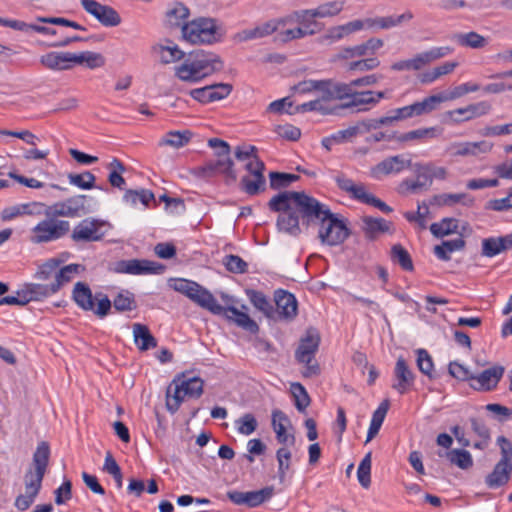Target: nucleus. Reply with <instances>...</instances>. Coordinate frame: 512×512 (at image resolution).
I'll return each mask as SVG.
<instances>
[{"label": "nucleus", "mask_w": 512, "mask_h": 512, "mask_svg": "<svg viewBox=\"0 0 512 512\" xmlns=\"http://www.w3.org/2000/svg\"><path fill=\"white\" fill-rule=\"evenodd\" d=\"M268 207L279 213L276 222L278 230L290 236L301 234V220L307 228L318 226V238L324 245H340L349 237L346 224L326 204L305 192H280L270 199Z\"/></svg>", "instance_id": "f257e3e1"}, {"label": "nucleus", "mask_w": 512, "mask_h": 512, "mask_svg": "<svg viewBox=\"0 0 512 512\" xmlns=\"http://www.w3.org/2000/svg\"><path fill=\"white\" fill-rule=\"evenodd\" d=\"M222 69L223 61L220 56L205 50L190 53L180 65L174 68L175 76L189 83H197Z\"/></svg>", "instance_id": "f03ea898"}, {"label": "nucleus", "mask_w": 512, "mask_h": 512, "mask_svg": "<svg viewBox=\"0 0 512 512\" xmlns=\"http://www.w3.org/2000/svg\"><path fill=\"white\" fill-rule=\"evenodd\" d=\"M223 25L216 18L197 17L182 27V38L192 45H212L222 41Z\"/></svg>", "instance_id": "7ed1b4c3"}, {"label": "nucleus", "mask_w": 512, "mask_h": 512, "mask_svg": "<svg viewBox=\"0 0 512 512\" xmlns=\"http://www.w3.org/2000/svg\"><path fill=\"white\" fill-rule=\"evenodd\" d=\"M204 382L199 377L175 378L166 390V408L174 414L180 408L185 398H199L203 393Z\"/></svg>", "instance_id": "20e7f679"}, {"label": "nucleus", "mask_w": 512, "mask_h": 512, "mask_svg": "<svg viewBox=\"0 0 512 512\" xmlns=\"http://www.w3.org/2000/svg\"><path fill=\"white\" fill-rule=\"evenodd\" d=\"M169 285L176 292L185 295L201 308H204L211 313H217L221 311L220 304L217 303V300L213 294L197 282L178 278L171 279Z\"/></svg>", "instance_id": "39448f33"}, {"label": "nucleus", "mask_w": 512, "mask_h": 512, "mask_svg": "<svg viewBox=\"0 0 512 512\" xmlns=\"http://www.w3.org/2000/svg\"><path fill=\"white\" fill-rule=\"evenodd\" d=\"M72 298L75 303L85 311H94L99 317H105L111 309V301L107 295L97 293L93 296L86 283L77 282L74 285Z\"/></svg>", "instance_id": "423d86ee"}, {"label": "nucleus", "mask_w": 512, "mask_h": 512, "mask_svg": "<svg viewBox=\"0 0 512 512\" xmlns=\"http://www.w3.org/2000/svg\"><path fill=\"white\" fill-rule=\"evenodd\" d=\"M320 344L319 333L315 329H308L303 338H301L298 348L295 351V359L305 364L303 375L313 377L320 373L319 365L312 363Z\"/></svg>", "instance_id": "0eeeda50"}, {"label": "nucleus", "mask_w": 512, "mask_h": 512, "mask_svg": "<svg viewBox=\"0 0 512 512\" xmlns=\"http://www.w3.org/2000/svg\"><path fill=\"white\" fill-rule=\"evenodd\" d=\"M41 220L31 229L29 240L33 244H43L56 241L64 237L70 231V223L66 220H59L51 215Z\"/></svg>", "instance_id": "6e6552de"}, {"label": "nucleus", "mask_w": 512, "mask_h": 512, "mask_svg": "<svg viewBox=\"0 0 512 512\" xmlns=\"http://www.w3.org/2000/svg\"><path fill=\"white\" fill-rule=\"evenodd\" d=\"M49 458V445L47 442L43 441L38 444L33 454V466L35 470H28L24 476L26 492L39 493L48 467Z\"/></svg>", "instance_id": "1a4fd4ad"}, {"label": "nucleus", "mask_w": 512, "mask_h": 512, "mask_svg": "<svg viewBox=\"0 0 512 512\" xmlns=\"http://www.w3.org/2000/svg\"><path fill=\"white\" fill-rule=\"evenodd\" d=\"M453 51L449 46L434 47L428 51L418 53L411 59L400 60L391 65L394 71H419L429 63L443 58Z\"/></svg>", "instance_id": "9d476101"}, {"label": "nucleus", "mask_w": 512, "mask_h": 512, "mask_svg": "<svg viewBox=\"0 0 512 512\" xmlns=\"http://www.w3.org/2000/svg\"><path fill=\"white\" fill-rule=\"evenodd\" d=\"M437 101L438 99H436L435 96L431 95L424 98L422 101L391 110V115L386 116V118L387 120H389V125H391L397 121H402L409 118L426 115L436 110Z\"/></svg>", "instance_id": "9b49d317"}, {"label": "nucleus", "mask_w": 512, "mask_h": 512, "mask_svg": "<svg viewBox=\"0 0 512 512\" xmlns=\"http://www.w3.org/2000/svg\"><path fill=\"white\" fill-rule=\"evenodd\" d=\"M245 169L249 176H243L240 181L241 189L248 195H256L265 186V178L263 175L265 165L259 157H254L245 164Z\"/></svg>", "instance_id": "f8f14e48"}, {"label": "nucleus", "mask_w": 512, "mask_h": 512, "mask_svg": "<svg viewBox=\"0 0 512 512\" xmlns=\"http://www.w3.org/2000/svg\"><path fill=\"white\" fill-rule=\"evenodd\" d=\"M412 166V161L404 154L389 156L373 166L371 177L380 180L384 176L399 174Z\"/></svg>", "instance_id": "ddd939ff"}, {"label": "nucleus", "mask_w": 512, "mask_h": 512, "mask_svg": "<svg viewBox=\"0 0 512 512\" xmlns=\"http://www.w3.org/2000/svg\"><path fill=\"white\" fill-rule=\"evenodd\" d=\"M83 9L96 18L105 27H115L121 23L119 13L111 6L96 0H80Z\"/></svg>", "instance_id": "4468645a"}, {"label": "nucleus", "mask_w": 512, "mask_h": 512, "mask_svg": "<svg viewBox=\"0 0 512 512\" xmlns=\"http://www.w3.org/2000/svg\"><path fill=\"white\" fill-rule=\"evenodd\" d=\"M104 222L94 218H85L80 221L73 229L71 239L76 242H95L104 237L101 231Z\"/></svg>", "instance_id": "2eb2a0df"}, {"label": "nucleus", "mask_w": 512, "mask_h": 512, "mask_svg": "<svg viewBox=\"0 0 512 512\" xmlns=\"http://www.w3.org/2000/svg\"><path fill=\"white\" fill-rule=\"evenodd\" d=\"M85 195H77L70 197L63 202H58L49 207L46 215L57 217H76L79 216L80 212H84L85 209Z\"/></svg>", "instance_id": "dca6fc26"}, {"label": "nucleus", "mask_w": 512, "mask_h": 512, "mask_svg": "<svg viewBox=\"0 0 512 512\" xmlns=\"http://www.w3.org/2000/svg\"><path fill=\"white\" fill-rule=\"evenodd\" d=\"M216 157L215 161H210L201 168L202 172L206 176L221 173L233 181L236 180L237 175L233 169L234 163L230 157V150H221V153H216Z\"/></svg>", "instance_id": "f3484780"}, {"label": "nucleus", "mask_w": 512, "mask_h": 512, "mask_svg": "<svg viewBox=\"0 0 512 512\" xmlns=\"http://www.w3.org/2000/svg\"><path fill=\"white\" fill-rule=\"evenodd\" d=\"M165 266L150 260H123L119 263V271L131 275L162 274Z\"/></svg>", "instance_id": "a211bd4d"}, {"label": "nucleus", "mask_w": 512, "mask_h": 512, "mask_svg": "<svg viewBox=\"0 0 512 512\" xmlns=\"http://www.w3.org/2000/svg\"><path fill=\"white\" fill-rule=\"evenodd\" d=\"M414 381V373L408 367L405 359L403 357H399L394 368L392 388L395 389L399 394L403 395L412 388Z\"/></svg>", "instance_id": "6ab92c4d"}, {"label": "nucleus", "mask_w": 512, "mask_h": 512, "mask_svg": "<svg viewBox=\"0 0 512 512\" xmlns=\"http://www.w3.org/2000/svg\"><path fill=\"white\" fill-rule=\"evenodd\" d=\"M220 308V312L213 314L224 316L228 321L235 323L238 327L252 334H256L259 331L258 324L253 319H251L247 313L240 311L236 306L220 305Z\"/></svg>", "instance_id": "aec40b11"}, {"label": "nucleus", "mask_w": 512, "mask_h": 512, "mask_svg": "<svg viewBox=\"0 0 512 512\" xmlns=\"http://www.w3.org/2000/svg\"><path fill=\"white\" fill-rule=\"evenodd\" d=\"M276 313L280 319L293 320L297 316L298 303L295 296L285 290L275 291Z\"/></svg>", "instance_id": "412c9836"}, {"label": "nucleus", "mask_w": 512, "mask_h": 512, "mask_svg": "<svg viewBox=\"0 0 512 512\" xmlns=\"http://www.w3.org/2000/svg\"><path fill=\"white\" fill-rule=\"evenodd\" d=\"M493 148V143L487 140L478 142H456L448 147V151L453 156H478L489 153Z\"/></svg>", "instance_id": "4be33fe9"}, {"label": "nucleus", "mask_w": 512, "mask_h": 512, "mask_svg": "<svg viewBox=\"0 0 512 512\" xmlns=\"http://www.w3.org/2000/svg\"><path fill=\"white\" fill-rule=\"evenodd\" d=\"M504 374V367L496 365L471 377L472 387L477 390L490 391L494 389Z\"/></svg>", "instance_id": "5701e85b"}, {"label": "nucleus", "mask_w": 512, "mask_h": 512, "mask_svg": "<svg viewBox=\"0 0 512 512\" xmlns=\"http://www.w3.org/2000/svg\"><path fill=\"white\" fill-rule=\"evenodd\" d=\"M75 53L71 52H48L40 57V63L50 70H69L75 66Z\"/></svg>", "instance_id": "b1692460"}, {"label": "nucleus", "mask_w": 512, "mask_h": 512, "mask_svg": "<svg viewBox=\"0 0 512 512\" xmlns=\"http://www.w3.org/2000/svg\"><path fill=\"white\" fill-rule=\"evenodd\" d=\"M190 10L182 2H173L165 13V25L169 28H180L186 25L189 20Z\"/></svg>", "instance_id": "393cba45"}, {"label": "nucleus", "mask_w": 512, "mask_h": 512, "mask_svg": "<svg viewBox=\"0 0 512 512\" xmlns=\"http://www.w3.org/2000/svg\"><path fill=\"white\" fill-rule=\"evenodd\" d=\"M512 474V463L498 461L491 473L485 478V484L492 489L507 484Z\"/></svg>", "instance_id": "a878e982"}, {"label": "nucleus", "mask_w": 512, "mask_h": 512, "mask_svg": "<svg viewBox=\"0 0 512 512\" xmlns=\"http://www.w3.org/2000/svg\"><path fill=\"white\" fill-rule=\"evenodd\" d=\"M512 248V233L501 237H489L482 241V255L494 257Z\"/></svg>", "instance_id": "bb28decb"}, {"label": "nucleus", "mask_w": 512, "mask_h": 512, "mask_svg": "<svg viewBox=\"0 0 512 512\" xmlns=\"http://www.w3.org/2000/svg\"><path fill=\"white\" fill-rule=\"evenodd\" d=\"M165 42L166 44L159 43L152 47V52L159 57L161 63L170 64L185 57L184 51H182L177 44H174L170 40H166Z\"/></svg>", "instance_id": "cd10ccee"}, {"label": "nucleus", "mask_w": 512, "mask_h": 512, "mask_svg": "<svg viewBox=\"0 0 512 512\" xmlns=\"http://www.w3.org/2000/svg\"><path fill=\"white\" fill-rule=\"evenodd\" d=\"M364 23L361 20H354L343 25L334 26L327 30V33L321 37V43H333L341 40L346 35L359 31Z\"/></svg>", "instance_id": "c85d7f7f"}, {"label": "nucleus", "mask_w": 512, "mask_h": 512, "mask_svg": "<svg viewBox=\"0 0 512 512\" xmlns=\"http://www.w3.org/2000/svg\"><path fill=\"white\" fill-rule=\"evenodd\" d=\"M373 91H355L351 100L337 106V111L341 109H354L355 112H365L375 107V101L372 98Z\"/></svg>", "instance_id": "c756f323"}, {"label": "nucleus", "mask_w": 512, "mask_h": 512, "mask_svg": "<svg viewBox=\"0 0 512 512\" xmlns=\"http://www.w3.org/2000/svg\"><path fill=\"white\" fill-rule=\"evenodd\" d=\"M458 203L470 207L474 204V199L466 193H442L432 196L429 205L443 207H452Z\"/></svg>", "instance_id": "7c9ffc66"}, {"label": "nucleus", "mask_w": 512, "mask_h": 512, "mask_svg": "<svg viewBox=\"0 0 512 512\" xmlns=\"http://www.w3.org/2000/svg\"><path fill=\"white\" fill-rule=\"evenodd\" d=\"M391 222L383 218H374L371 216H364L362 218V230L365 237L373 240L380 234L390 232Z\"/></svg>", "instance_id": "2f4dec72"}, {"label": "nucleus", "mask_w": 512, "mask_h": 512, "mask_svg": "<svg viewBox=\"0 0 512 512\" xmlns=\"http://www.w3.org/2000/svg\"><path fill=\"white\" fill-rule=\"evenodd\" d=\"M491 109L492 106L489 102L480 101L478 103L469 104L468 106L463 108H457L453 111H450L449 114H457L463 116L462 119H455L456 122L469 121L473 118L481 117L488 114L491 111Z\"/></svg>", "instance_id": "473e14b6"}, {"label": "nucleus", "mask_w": 512, "mask_h": 512, "mask_svg": "<svg viewBox=\"0 0 512 512\" xmlns=\"http://www.w3.org/2000/svg\"><path fill=\"white\" fill-rule=\"evenodd\" d=\"M442 134V129L440 127H428V128H419L415 130L408 131L403 133L397 137V141L399 142H409V141H417L419 143H425L430 139H434L439 137Z\"/></svg>", "instance_id": "72a5a7b5"}, {"label": "nucleus", "mask_w": 512, "mask_h": 512, "mask_svg": "<svg viewBox=\"0 0 512 512\" xmlns=\"http://www.w3.org/2000/svg\"><path fill=\"white\" fill-rule=\"evenodd\" d=\"M133 336L137 347L141 351H147L157 346L155 337L151 334L146 325L135 323L133 325Z\"/></svg>", "instance_id": "f704fd0d"}, {"label": "nucleus", "mask_w": 512, "mask_h": 512, "mask_svg": "<svg viewBox=\"0 0 512 512\" xmlns=\"http://www.w3.org/2000/svg\"><path fill=\"white\" fill-rule=\"evenodd\" d=\"M287 422L288 418L282 411L274 410L272 412V426L276 433L278 442L282 444H286L288 442H290V444H294L295 437L286 433L285 424Z\"/></svg>", "instance_id": "c9c22d12"}, {"label": "nucleus", "mask_w": 512, "mask_h": 512, "mask_svg": "<svg viewBox=\"0 0 512 512\" xmlns=\"http://www.w3.org/2000/svg\"><path fill=\"white\" fill-rule=\"evenodd\" d=\"M22 289L24 291V295L27 298V303L31 301H40L57 293L52 283L49 285L29 283L26 284Z\"/></svg>", "instance_id": "e433bc0d"}, {"label": "nucleus", "mask_w": 512, "mask_h": 512, "mask_svg": "<svg viewBox=\"0 0 512 512\" xmlns=\"http://www.w3.org/2000/svg\"><path fill=\"white\" fill-rule=\"evenodd\" d=\"M276 23L271 22V20L258 25L252 29H245L239 33H237L236 38L239 41H249L253 39H259L271 35L276 31Z\"/></svg>", "instance_id": "4c0bfd02"}, {"label": "nucleus", "mask_w": 512, "mask_h": 512, "mask_svg": "<svg viewBox=\"0 0 512 512\" xmlns=\"http://www.w3.org/2000/svg\"><path fill=\"white\" fill-rule=\"evenodd\" d=\"M337 186L344 192L348 193L352 198L360 201L363 197L366 187L362 183H355L352 179L339 173L334 177Z\"/></svg>", "instance_id": "58836bf2"}, {"label": "nucleus", "mask_w": 512, "mask_h": 512, "mask_svg": "<svg viewBox=\"0 0 512 512\" xmlns=\"http://www.w3.org/2000/svg\"><path fill=\"white\" fill-rule=\"evenodd\" d=\"M451 39L462 47H469L472 49H481L488 44V40L484 36L474 31L468 33H456L451 37Z\"/></svg>", "instance_id": "ea45409f"}, {"label": "nucleus", "mask_w": 512, "mask_h": 512, "mask_svg": "<svg viewBox=\"0 0 512 512\" xmlns=\"http://www.w3.org/2000/svg\"><path fill=\"white\" fill-rule=\"evenodd\" d=\"M465 247V241L462 237L443 241L441 245L434 247V254L436 257L443 261H449L451 259L450 253L462 250Z\"/></svg>", "instance_id": "a19ab883"}, {"label": "nucleus", "mask_w": 512, "mask_h": 512, "mask_svg": "<svg viewBox=\"0 0 512 512\" xmlns=\"http://www.w3.org/2000/svg\"><path fill=\"white\" fill-rule=\"evenodd\" d=\"M192 138V132L189 130L183 131H169L161 139L159 144L161 146H171L173 148H181L189 143Z\"/></svg>", "instance_id": "79ce46f5"}, {"label": "nucleus", "mask_w": 512, "mask_h": 512, "mask_svg": "<svg viewBox=\"0 0 512 512\" xmlns=\"http://www.w3.org/2000/svg\"><path fill=\"white\" fill-rule=\"evenodd\" d=\"M75 65H83L89 69L100 68L105 65V58L102 54L93 51L75 53Z\"/></svg>", "instance_id": "37998d69"}, {"label": "nucleus", "mask_w": 512, "mask_h": 512, "mask_svg": "<svg viewBox=\"0 0 512 512\" xmlns=\"http://www.w3.org/2000/svg\"><path fill=\"white\" fill-rule=\"evenodd\" d=\"M81 268L79 264H69L58 268L55 280L52 282L56 292H58L63 285L69 283L73 277L80 272Z\"/></svg>", "instance_id": "c03bdc74"}, {"label": "nucleus", "mask_w": 512, "mask_h": 512, "mask_svg": "<svg viewBox=\"0 0 512 512\" xmlns=\"http://www.w3.org/2000/svg\"><path fill=\"white\" fill-rule=\"evenodd\" d=\"M479 89H480V86L478 84L467 82V83H463L458 86H455L447 95L438 94V95H434V96L436 97V99H438V101H437V106H438L440 103H442L444 101L458 99L468 93L476 92Z\"/></svg>", "instance_id": "a18cd8bd"}, {"label": "nucleus", "mask_w": 512, "mask_h": 512, "mask_svg": "<svg viewBox=\"0 0 512 512\" xmlns=\"http://www.w3.org/2000/svg\"><path fill=\"white\" fill-rule=\"evenodd\" d=\"M345 6L344 0H334L320 4L313 9L312 16L316 18H327L338 15Z\"/></svg>", "instance_id": "49530a36"}, {"label": "nucleus", "mask_w": 512, "mask_h": 512, "mask_svg": "<svg viewBox=\"0 0 512 512\" xmlns=\"http://www.w3.org/2000/svg\"><path fill=\"white\" fill-rule=\"evenodd\" d=\"M246 293L250 302L255 306V308L263 312L268 318L274 317L273 306L262 292L256 290H247Z\"/></svg>", "instance_id": "de8ad7c7"}, {"label": "nucleus", "mask_w": 512, "mask_h": 512, "mask_svg": "<svg viewBox=\"0 0 512 512\" xmlns=\"http://www.w3.org/2000/svg\"><path fill=\"white\" fill-rule=\"evenodd\" d=\"M458 220L455 218H443L440 222L432 223L430 231L435 237H444L456 233Z\"/></svg>", "instance_id": "09e8293b"}, {"label": "nucleus", "mask_w": 512, "mask_h": 512, "mask_svg": "<svg viewBox=\"0 0 512 512\" xmlns=\"http://www.w3.org/2000/svg\"><path fill=\"white\" fill-rule=\"evenodd\" d=\"M391 259L393 262L398 263L405 271H412L414 268L410 254L401 244L392 246Z\"/></svg>", "instance_id": "8fccbe9b"}, {"label": "nucleus", "mask_w": 512, "mask_h": 512, "mask_svg": "<svg viewBox=\"0 0 512 512\" xmlns=\"http://www.w3.org/2000/svg\"><path fill=\"white\" fill-rule=\"evenodd\" d=\"M153 199V193L146 189L127 190L123 195V201L131 206H135L138 202L142 203L144 206H148L149 202Z\"/></svg>", "instance_id": "3c124183"}, {"label": "nucleus", "mask_w": 512, "mask_h": 512, "mask_svg": "<svg viewBox=\"0 0 512 512\" xmlns=\"http://www.w3.org/2000/svg\"><path fill=\"white\" fill-rule=\"evenodd\" d=\"M319 84L320 85L315 92V100L320 102V106H324V108H330L328 103L332 100H336L333 92V81L320 80Z\"/></svg>", "instance_id": "603ef678"}, {"label": "nucleus", "mask_w": 512, "mask_h": 512, "mask_svg": "<svg viewBox=\"0 0 512 512\" xmlns=\"http://www.w3.org/2000/svg\"><path fill=\"white\" fill-rule=\"evenodd\" d=\"M449 461L461 469H469L473 466V459L467 450L453 449L447 453Z\"/></svg>", "instance_id": "864d4df0"}, {"label": "nucleus", "mask_w": 512, "mask_h": 512, "mask_svg": "<svg viewBox=\"0 0 512 512\" xmlns=\"http://www.w3.org/2000/svg\"><path fill=\"white\" fill-rule=\"evenodd\" d=\"M273 495V486H266L257 491H249L247 492V506L251 508L260 506L265 501L271 499Z\"/></svg>", "instance_id": "5fc2aeb1"}, {"label": "nucleus", "mask_w": 512, "mask_h": 512, "mask_svg": "<svg viewBox=\"0 0 512 512\" xmlns=\"http://www.w3.org/2000/svg\"><path fill=\"white\" fill-rule=\"evenodd\" d=\"M311 111H317L322 114H338L336 107L324 108V106H320V102L316 101L315 98L303 104L297 105L293 111H287V113L292 115L295 113H305Z\"/></svg>", "instance_id": "6e6d98bb"}, {"label": "nucleus", "mask_w": 512, "mask_h": 512, "mask_svg": "<svg viewBox=\"0 0 512 512\" xmlns=\"http://www.w3.org/2000/svg\"><path fill=\"white\" fill-rule=\"evenodd\" d=\"M371 456L372 453L368 452L358 466L357 478L363 488H368L371 484Z\"/></svg>", "instance_id": "4d7b16f0"}, {"label": "nucleus", "mask_w": 512, "mask_h": 512, "mask_svg": "<svg viewBox=\"0 0 512 512\" xmlns=\"http://www.w3.org/2000/svg\"><path fill=\"white\" fill-rule=\"evenodd\" d=\"M291 393L295 400V407L299 412L305 411V409L310 404V397L304 388V386L300 383H292L291 384Z\"/></svg>", "instance_id": "13d9d810"}, {"label": "nucleus", "mask_w": 512, "mask_h": 512, "mask_svg": "<svg viewBox=\"0 0 512 512\" xmlns=\"http://www.w3.org/2000/svg\"><path fill=\"white\" fill-rule=\"evenodd\" d=\"M68 179L70 184L81 189L89 190L94 187L96 177L90 171H85L81 174L69 173Z\"/></svg>", "instance_id": "bf43d9fd"}, {"label": "nucleus", "mask_w": 512, "mask_h": 512, "mask_svg": "<svg viewBox=\"0 0 512 512\" xmlns=\"http://www.w3.org/2000/svg\"><path fill=\"white\" fill-rule=\"evenodd\" d=\"M113 306L117 311L124 312L135 309L137 304L131 292L122 291L114 298Z\"/></svg>", "instance_id": "052dcab7"}, {"label": "nucleus", "mask_w": 512, "mask_h": 512, "mask_svg": "<svg viewBox=\"0 0 512 512\" xmlns=\"http://www.w3.org/2000/svg\"><path fill=\"white\" fill-rule=\"evenodd\" d=\"M237 431L243 435L252 434L258 426L255 416L251 413H246L235 421Z\"/></svg>", "instance_id": "680f3d73"}, {"label": "nucleus", "mask_w": 512, "mask_h": 512, "mask_svg": "<svg viewBox=\"0 0 512 512\" xmlns=\"http://www.w3.org/2000/svg\"><path fill=\"white\" fill-rule=\"evenodd\" d=\"M368 54L366 52L365 46L363 43L352 46V47H344L339 50V52L335 55V60H349L354 58L367 57Z\"/></svg>", "instance_id": "e2e57ef3"}, {"label": "nucleus", "mask_w": 512, "mask_h": 512, "mask_svg": "<svg viewBox=\"0 0 512 512\" xmlns=\"http://www.w3.org/2000/svg\"><path fill=\"white\" fill-rule=\"evenodd\" d=\"M429 213V207L426 202L418 203L417 212H405L404 217L409 222H416L421 229L426 228V216Z\"/></svg>", "instance_id": "0e129e2a"}, {"label": "nucleus", "mask_w": 512, "mask_h": 512, "mask_svg": "<svg viewBox=\"0 0 512 512\" xmlns=\"http://www.w3.org/2000/svg\"><path fill=\"white\" fill-rule=\"evenodd\" d=\"M269 177H270V186L273 189L287 187L292 182L299 179V176L296 174L281 173V172H271L269 174Z\"/></svg>", "instance_id": "69168bd1"}, {"label": "nucleus", "mask_w": 512, "mask_h": 512, "mask_svg": "<svg viewBox=\"0 0 512 512\" xmlns=\"http://www.w3.org/2000/svg\"><path fill=\"white\" fill-rule=\"evenodd\" d=\"M60 264H61V261L58 259H55V258L49 259L48 261H46L39 267V269L36 273V277L38 279L44 280V281L49 280L52 277L55 279V275L57 273V270H58Z\"/></svg>", "instance_id": "338daca9"}, {"label": "nucleus", "mask_w": 512, "mask_h": 512, "mask_svg": "<svg viewBox=\"0 0 512 512\" xmlns=\"http://www.w3.org/2000/svg\"><path fill=\"white\" fill-rule=\"evenodd\" d=\"M278 461V477L280 482H284L286 472L290 468L291 452L287 448H279L276 452Z\"/></svg>", "instance_id": "774afa93"}]
</instances>
